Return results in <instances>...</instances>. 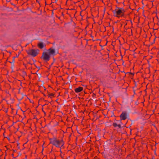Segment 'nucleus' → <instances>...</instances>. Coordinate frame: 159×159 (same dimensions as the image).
Returning <instances> with one entry per match:
<instances>
[{
	"mask_svg": "<svg viewBox=\"0 0 159 159\" xmlns=\"http://www.w3.org/2000/svg\"><path fill=\"white\" fill-rule=\"evenodd\" d=\"M46 51H43L40 58L45 62L47 63L51 58V56H54L56 55V49L53 47L50 48L49 49L46 50Z\"/></svg>",
	"mask_w": 159,
	"mask_h": 159,
	"instance_id": "f257e3e1",
	"label": "nucleus"
},
{
	"mask_svg": "<svg viewBox=\"0 0 159 159\" xmlns=\"http://www.w3.org/2000/svg\"><path fill=\"white\" fill-rule=\"evenodd\" d=\"M64 135L63 134L61 138V139L59 140L57 139L56 137H53V138H48L50 141L49 144H52L53 146L57 148H61L63 147L65 142L63 141V138Z\"/></svg>",
	"mask_w": 159,
	"mask_h": 159,
	"instance_id": "f03ea898",
	"label": "nucleus"
},
{
	"mask_svg": "<svg viewBox=\"0 0 159 159\" xmlns=\"http://www.w3.org/2000/svg\"><path fill=\"white\" fill-rule=\"evenodd\" d=\"M112 12L114 16L119 18L121 16H124L125 11L123 8L117 7L116 6V9L112 10Z\"/></svg>",
	"mask_w": 159,
	"mask_h": 159,
	"instance_id": "7ed1b4c3",
	"label": "nucleus"
},
{
	"mask_svg": "<svg viewBox=\"0 0 159 159\" xmlns=\"http://www.w3.org/2000/svg\"><path fill=\"white\" fill-rule=\"evenodd\" d=\"M26 52L29 55L34 57L37 56L39 54L40 50L37 48L35 49H29L28 50H26Z\"/></svg>",
	"mask_w": 159,
	"mask_h": 159,
	"instance_id": "20e7f679",
	"label": "nucleus"
},
{
	"mask_svg": "<svg viewBox=\"0 0 159 159\" xmlns=\"http://www.w3.org/2000/svg\"><path fill=\"white\" fill-rule=\"evenodd\" d=\"M119 117L120 118V120L117 121L121 123L122 120H125L129 118V113L126 111H123Z\"/></svg>",
	"mask_w": 159,
	"mask_h": 159,
	"instance_id": "39448f33",
	"label": "nucleus"
},
{
	"mask_svg": "<svg viewBox=\"0 0 159 159\" xmlns=\"http://www.w3.org/2000/svg\"><path fill=\"white\" fill-rule=\"evenodd\" d=\"M37 47L40 49H42L46 46V44L44 43L43 42L40 41L37 44Z\"/></svg>",
	"mask_w": 159,
	"mask_h": 159,
	"instance_id": "423d86ee",
	"label": "nucleus"
},
{
	"mask_svg": "<svg viewBox=\"0 0 159 159\" xmlns=\"http://www.w3.org/2000/svg\"><path fill=\"white\" fill-rule=\"evenodd\" d=\"M83 90V88L82 87L79 86L78 88L75 89L74 91L76 93H79L81 92Z\"/></svg>",
	"mask_w": 159,
	"mask_h": 159,
	"instance_id": "0eeeda50",
	"label": "nucleus"
},
{
	"mask_svg": "<svg viewBox=\"0 0 159 159\" xmlns=\"http://www.w3.org/2000/svg\"><path fill=\"white\" fill-rule=\"evenodd\" d=\"M112 125L114 127H118V128H117V129H121L122 128L121 125L120 124H117V123L116 122L113 123Z\"/></svg>",
	"mask_w": 159,
	"mask_h": 159,
	"instance_id": "6e6552de",
	"label": "nucleus"
},
{
	"mask_svg": "<svg viewBox=\"0 0 159 159\" xmlns=\"http://www.w3.org/2000/svg\"><path fill=\"white\" fill-rule=\"evenodd\" d=\"M114 152L116 153V154H118V153H119L120 152H121L122 150L120 149L119 147L118 148H115L114 149Z\"/></svg>",
	"mask_w": 159,
	"mask_h": 159,
	"instance_id": "1a4fd4ad",
	"label": "nucleus"
},
{
	"mask_svg": "<svg viewBox=\"0 0 159 159\" xmlns=\"http://www.w3.org/2000/svg\"><path fill=\"white\" fill-rule=\"evenodd\" d=\"M43 83L42 85V86H39V89L38 90L39 91H40L41 92H42L41 90L43 89H44V91L46 90V88L43 86Z\"/></svg>",
	"mask_w": 159,
	"mask_h": 159,
	"instance_id": "9d476101",
	"label": "nucleus"
},
{
	"mask_svg": "<svg viewBox=\"0 0 159 159\" xmlns=\"http://www.w3.org/2000/svg\"><path fill=\"white\" fill-rule=\"evenodd\" d=\"M54 94L53 93H48V94H47V96L48 98H52L51 97H55Z\"/></svg>",
	"mask_w": 159,
	"mask_h": 159,
	"instance_id": "9b49d317",
	"label": "nucleus"
},
{
	"mask_svg": "<svg viewBox=\"0 0 159 159\" xmlns=\"http://www.w3.org/2000/svg\"><path fill=\"white\" fill-rule=\"evenodd\" d=\"M127 74L129 75V76L130 75H131L132 77H133L134 76V73H131V72H127L126 73Z\"/></svg>",
	"mask_w": 159,
	"mask_h": 159,
	"instance_id": "f8f14e48",
	"label": "nucleus"
},
{
	"mask_svg": "<svg viewBox=\"0 0 159 159\" xmlns=\"http://www.w3.org/2000/svg\"><path fill=\"white\" fill-rule=\"evenodd\" d=\"M124 0H116V3H122V1Z\"/></svg>",
	"mask_w": 159,
	"mask_h": 159,
	"instance_id": "ddd939ff",
	"label": "nucleus"
},
{
	"mask_svg": "<svg viewBox=\"0 0 159 159\" xmlns=\"http://www.w3.org/2000/svg\"><path fill=\"white\" fill-rule=\"evenodd\" d=\"M54 63V62H53L50 65H49V67L48 68V71H49L50 70V68L51 67V66H52L53 64Z\"/></svg>",
	"mask_w": 159,
	"mask_h": 159,
	"instance_id": "4468645a",
	"label": "nucleus"
},
{
	"mask_svg": "<svg viewBox=\"0 0 159 159\" xmlns=\"http://www.w3.org/2000/svg\"><path fill=\"white\" fill-rule=\"evenodd\" d=\"M44 100V101L46 102H48H48H49V103L50 102H48L47 100H44V98H40V99L39 100V101H40L41 100Z\"/></svg>",
	"mask_w": 159,
	"mask_h": 159,
	"instance_id": "2eb2a0df",
	"label": "nucleus"
},
{
	"mask_svg": "<svg viewBox=\"0 0 159 159\" xmlns=\"http://www.w3.org/2000/svg\"><path fill=\"white\" fill-rule=\"evenodd\" d=\"M64 155H65L64 154H60V157L62 159H64Z\"/></svg>",
	"mask_w": 159,
	"mask_h": 159,
	"instance_id": "dca6fc26",
	"label": "nucleus"
},
{
	"mask_svg": "<svg viewBox=\"0 0 159 159\" xmlns=\"http://www.w3.org/2000/svg\"><path fill=\"white\" fill-rule=\"evenodd\" d=\"M134 87H133V89H134V88L136 87L137 86V85L136 84V82L135 81V80H134Z\"/></svg>",
	"mask_w": 159,
	"mask_h": 159,
	"instance_id": "f3484780",
	"label": "nucleus"
},
{
	"mask_svg": "<svg viewBox=\"0 0 159 159\" xmlns=\"http://www.w3.org/2000/svg\"><path fill=\"white\" fill-rule=\"evenodd\" d=\"M15 58H16V57H13L12 61V62H11L10 61H8L10 63H14L15 62Z\"/></svg>",
	"mask_w": 159,
	"mask_h": 159,
	"instance_id": "a211bd4d",
	"label": "nucleus"
},
{
	"mask_svg": "<svg viewBox=\"0 0 159 159\" xmlns=\"http://www.w3.org/2000/svg\"><path fill=\"white\" fill-rule=\"evenodd\" d=\"M22 74L24 76H27L26 72L25 71H23Z\"/></svg>",
	"mask_w": 159,
	"mask_h": 159,
	"instance_id": "6ab92c4d",
	"label": "nucleus"
},
{
	"mask_svg": "<svg viewBox=\"0 0 159 159\" xmlns=\"http://www.w3.org/2000/svg\"><path fill=\"white\" fill-rule=\"evenodd\" d=\"M33 61H34V63L33 64H30L31 65H32L33 64H34V63L36 61V60L35 59H33Z\"/></svg>",
	"mask_w": 159,
	"mask_h": 159,
	"instance_id": "aec40b11",
	"label": "nucleus"
},
{
	"mask_svg": "<svg viewBox=\"0 0 159 159\" xmlns=\"http://www.w3.org/2000/svg\"><path fill=\"white\" fill-rule=\"evenodd\" d=\"M8 58H7V59L6 62H4V66H7L6 64H7V62L8 61Z\"/></svg>",
	"mask_w": 159,
	"mask_h": 159,
	"instance_id": "412c9836",
	"label": "nucleus"
},
{
	"mask_svg": "<svg viewBox=\"0 0 159 159\" xmlns=\"http://www.w3.org/2000/svg\"><path fill=\"white\" fill-rule=\"evenodd\" d=\"M17 147H18V149H20V146H19V145L20 144V143H17Z\"/></svg>",
	"mask_w": 159,
	"mask_h": 159,
	"instance_id": "4be33fe9",
	"label": "nucleus"
},
{
	"mask_svg": "<svg viewBox=\"0 0 159 159\" xmlns=\"http://www.w3.org/2000/svg\"><path fill=\"white\" fill-rule=\"evenodd\" d=\"M96 94L93 93L92 95L93 97H95L96 98Z\"/></svg>",
	"mask_w": 159,
	"mask_h": 159,
	"instance_id": "5701e85b",
	"label": "nucleus"
},
{
	"mask_svg": "<svg viewBox=\"0 0 159 159\" xmlns=\"http://www.w3.org/2000/svg\"><path fill=\"white\" fill-rule=\"evenodd\" d=\"M71 134H71H71H70L69 135V140H70V137H71Z\"/></svg>",
	"mask_w": 159,
	"mask_h": 159,
	"instance_id": "b1692460",
	"label": "nucleus"
},
{
	"mask_svg": "<svg viewBox=\"0 0 159 159\" xmlns=\"http://www.w3.org/2000/svg\"><path fill=\"white\" fill-rule=\"evenodd\" d=\"M114 116V117H119V116H115L114 115V113H113V115L112 116Z\"/></svg>",
	"mask_w": 159,
	"mask_h": 159,
	"instance_id": "393cba45",
	"label": "nucleus"
},
{
	"mask_svg": "<svg viewBox=\"0 0 159 159\" xmlns=\"http://www.w3.org/2000/svg\"><path fill=\"white\" fill-rule=\"evenodd\" d=\"M28 99H29V101H30V103H34V102H33V101H32V100H31L29 98H28Z\"/></svg>",
	"mask_w": 159,
	"mask_h": 159,
	"instance_id": "a878e982",
	"label": "nucleus"
},
{
	"mask_svg": "<svg viewBox=\"0 0 159 159\" xmlns=\"http://www.w3.org/2000/svg\"><path fill=\"white\" fill-rule=\"evenodd\" d=\"M4 138H6L8 141H10V138L9 137H5Z\"/></svg>",
	"mask_w": 159,
	"mask_h": 159,
	"instance_id": "bb28decb",
	"label": "nucleus"
},
{
	"mask_svg": "<svg viewBox=\"0 0 159 159\" xmlns=\"http://www.w3.org/2000/svg\"><path fill=\"white\" fill-rule=\"evenodd\" d=\"M85 40H86L87 42H86V45H87L88 44V41L89 40H91V39H89V40H88V39H85Z\"/></svg>",
	"mask_w": 159,
	"mask_h": 159,
	"instance_id": "cd10ccee",
	"label": "nucleus"
},
{
	"mask_svg": "<svg viewBox=\"0 0 159 159\" xmlns=\"http://www.w3.org/2000/svg\"><path fill=\"white\" fill-rule=\"evenodd\" d=\"M42 111L44 112V114L45 115H46V112L44 111V110H43V108H42Z\"/></svg>",
	"mask_w": 159,
	"mask_h": 159,
	"instance_id": "c85d7f7f",
	"label": "nucleus"
},
{
	"mask_svg": "<svg viewBox=\"0 0 159 159\" xmlns=\"http://www.w3.org/2000/svg\"><path fill=\"white\" fill-rule=\"evenodd\" d=\"M125 2V1L124 0L122 2V3H123V5H124V6L125 5V4H124V2Z\"/></svg>",
	"mask_w": 159,
	"mask_h": 159,
	"instance_id": "c756f323",
	"label": "nucleus"
},
{
	"mask_svg": "<svg viewBox=\"0 0 159 159\" xmlns=\"http://www.w3.org/2000/svg\"><path fill=\"white\" fill-rule=\"evenodd\" d=\"M36 2H37L40 5V3L39 1H38V0H36Z\"/></svg>",
	"mask_w": 159,
	"mask_h": 159,
	"instance_id": "7c9ffc66",
	"label": "nucleus"
},
{
	"mask_svg": "<svg viewBox=\"0 0 159 159\" xmlns=\"http://www.w3.org/2000/svg\"><path fill=\"white\" fill-rule=\"evenodd\" d=\"M112 32H113V33L114 30V28L113 26H112Z\"/></svg>",
	"mask_w": 159,
	"mask_h": 159,
	"instance_id": "2f4dec72",
	"label": "nucleus"
},
{
	"mask_svg": "<svg viewBox=\"0 0 159 159\" xmlns=\"http://www.w3.org/2000/svg\"><path fill=\"white\" fill-rule=\"evenodd\" d=\"M156 38H157V37H156V36H155V38L154 39V40H153V41H154V42H155V40H156Z\"/></svg>",
	"mask_w": 159,
	"mask_h": 159,
	"instance_id": "473e14b6",
	"label": "nucleus"
},
{
	"mask_svg": "<svg viewBox=\"0 0 159 159\" xmlns=\"http://www.w3.org/2000/svg\"><path fill=\"white\" fill-rule=\"evenodd\" d=\"M19 56V54H18V55L16 54V56L15 57H16L18 58V57Z\"/></svg>",
	"mask_w": 159,
	"mask_h": 159,
	"instance_id": "72a5a7b5",
	"label": "nucleus"
},
{
	"mask_svg": "<svg viewBox=\"0 0 159 159\" xmlns=\"http://www.w3.org/2000/svg\"><path fill=\"white\" fill-rule=\"evenodd\" d=\"M13 152H16V150H13Z\"/></svg>",
	"mask_w": 159,
	"mask_h": 159,
	"instance_id": "f704fd0d",
	"label": "nucleus"
},
{
	"mask_svg": "<svg viewBox=\"0 0 159 159\" xmlns=\"http://www.w3.org/2000/svg\"><path fill=\"white\" fill-rule=\"evenodd\" d=\"M60 148V151H60V152H61V153H62V151H61V148Z\"/></svg>",
	"mask_w": 159,
	"mask_h": 159,
	"instance_id": "c9c22d12",
	"label": "nucleus"
},
{
	"mask_svg": "<svg viewBox=\"0 0 159 159\" xmlns=\"http://www.w3.org/2000/svg\"><path fill=\"white\" fill-rule=\"evenodd\" d=\"M53 62H54V63L55 62V61L56 59L54 57H53Z\"/></svg>",
	"mask_w": 159,
	"mask_h": 159,
	"instance_id": "e433bc0d",
	"label": "nucleus"
},
{
	"mask_svg": "<svg viewBox=\"0 0 159 159\" xmlns=\"http://www.w3.org/2000/svg\"><path fill=\"white\" fill-rule=\"evenodd\" d=\"M53 11V10H52V15H53L54 14Z\"/></svg>",
	"mask_w": 159,
	"mask_h": 159,
	"instance_id": "4c0bfd02",
	"label": "nucleus"
},
{
	"mask_svg": "<svg viewBox=\"0 0 159 159\" xmlns=\"http://www.w3.org/2000/svg\"><path fill=\"white\" fill-rule=\"evenodd\" d=\"M34 116V119H37V120H38V119H37V118L36 117V116Z\"/></svg>",
	"mask_w": 159,
	"mask_h": 159,
	"instance_id": "58836bf2",
	"label": "nucleus"
},
{
	"mask_svg": "<svg viewBox=\"0 0 159 159\" xmlns=\"http://www.w3.org/2000/svg\"><path fill=\"white\" fill-rule=\"evenodd\" d=\"M135 90L134 89H133V92H134V94H135Z\"/></svg>",
	"mask_w": 159,
	"mask_h": 159,
	"instance_id": "ea45409f",
	"label": "nucleus"
},
{
	"mask_svg": "<svg viewBox=\"0 0 159 159\" xmlns=\"http://www.w3.org/2000/svg\"><path fill=\"white\" fill-rule=\"evenodd\" d=\"M61 15L63 16V17H64V14H63V12H62V13H61Z\"/></svg>",
	"mask_w": 159,
	"mask_h": 159,
	"instance_id": "a19ab883",
	"label": "nucleus"
},
{
	"mask_svg": "<svg viewBox=\"0 0 159 159\" xmlns=\"http://www.w3.org/2000/svg\"><path fill=\"white\" fill-rule=\"evenodd\" d=\"M5 147L7 148V150L9 149V148H7V146H5Z\"/></svg>",
	"mask_w": 159,
	"mask_h": 159,
	"instance_id": "79ce46f5",
	"label": "nucleus"
},
{
	"mask_svg": "<svg viewBox=\"0 0 159 159\" xmlns=\"http://www.w3.org/2000/svg\"><path fill=\"white\" fill-rule=\"evenodd\" d=\"M20 109L23 112V114H24V112H25V111H23L22 110V109H21V108H20Z\"/></svg>",
	"mask_w": 159,
	"mask_h": 159,
	"instance_id": "37998d69",
	"label": "nucleus"
},
{
	"mask_svg": "<svg viewBox=\"0 0 159 159\" xmlns=\"http://www.w3.org/2000/svg\"><path fill=\"white\" fill-rule=\"evenodd\" d=\"M125 73V75L123 77L124 78H125L126 76V74H127V73Z\"/></svg>",
	"mask_w": 159,
	"mask_h": 159,
	"instance_id": "c03bdc74",
	"label": "nucleus"
},
{
	"mask_svg": "<svg viewBox=\"0 0 159 159\" xmlns=\"http://www.w3.org/2000/svg\"><path fill=\"white\" fill-rule=\"evenodd\" d=\"M155 43V42L153 41V42L152 43H151V45H152L153 44H154Z\"/></svg>",
	"mask_w": 159,
	"mask_h": 159,
	"instance_id": "a18cd8bd",
	"label": "nucleus"
},
{
	"mask_svg": "<svg viewBox=\"0 0 159 159\" xmlns=\"http://www.w3.org/2000/svg\"><path fill=\"white\" fill-rule=\"evenodd\" d=\"M58 0H55V2H54L55 3H57V2L58 1Z\"/></svg>",
	"mask_w": 159,
	"mask_h": 159,
	"instance_id": "49530a36",
	"label": "nucleus"
},
{
	"mask_svg": "<svg viewBox=\"0 0 159 159\" xmlns=\"http://www.w3.org/2000/svg\"><path fill=\"white\" fill-rule=\"evenodd\" d=\"M56 16L58 18L59 20H60V17H58L57 16Z\"/></svg>",
	"mask_w": 159,
	"mask_h": 159,
	"instance_id": "de8ad7c7",
	"label": "nucleus"
},
{
	"mask_svg": "<svg viewBox=\"0 0 159 159\" xmlns=\"http://www.w3.org/2000/svg\"><path fill=\"white\" fill-rule=\"evenodd\" d=\"M132 124L130 125H129V126L128 127H126L127 128H130V127H131V125Z\"/></svg>",
	"mask_w": 159,
	"mask_h": 159,
	"instance_id": "09e8293b",
	"label": "nucleus"
},
{
	"mask_svg": "<svg viewBox=\"0 0 159 159\" xmlns=\"http://www.w3.org/2000/svg\"><path fill=\"white\" fill-rule=\"evenodd\" d=\"M23 65L26 68V64H25L24 63H23Z\"/></svg>",
	"mask_w": 159,
	"mask_h": 159,
	"instance_id": "8fccbe9b",
	"label": "nucleus"
},
{
	"mask_svg": "<svg viewBox=\"0 0 159 159\" xmlns=\"http://www.w3.org/2000/svg\"><path fill=\"white\" fill-rule=\"evenodd\" d=\"M30 61L29 62H27V64H31V63H30Z\"/></svg>",
	"mask_w": 159,
	"mask_h": 159,
	"instance_id": "3c124183",
	"label": "nucleus"
},
{
	"mask_svg": "<svg viewBox=\"0 0 159 159\" xmlns=\"http://www.w3.org/2000/svg\"><path fill=\"white\" fill-rule=\"evenodd\" d=\"M152 49H157V48L156 47H154Z\"/></svg>",
	"mask_w": 159,
	"mask_h": 159,
	"instance_id": "603ef678",
	"label": "nucleus"
},
{
	"mask_svg": "<svg viewBox=\"0 0 159 159\" xmlns=\"http://www.w3.org/2000/svg\"><path fill=\"white\" fill-rule=\"evenodd\" d=\"M82 11H81L80 12V15L82 16V17H83V16H82L81 15V12H82Z\"/></svg>",
	"mask_w": 159,
	"mask_h": 159,
	"instance_id": "864d4df0",
	"label": "nucleus"
},
{
	"mask_svg": "<svg viewBox=\"0 0 159 159\" xmlns=\"http://www.w3.org/2000/svg\"><path fill=\"white\" fill-rule=\"evenodd\" d=\"M91 38H92V39L93 38V36L91 34Z\"/></svg>",
	"mask_w": 159,
	"mask_h": 159,
	"instance_id": "5fc2aeb1",
	"label": "nucleus"
},
{
	"mask_svg": "<svg viewBox=\"0 0 159 159\" xmlns=\"http://www.w3.org/2000/svg\"><path fill=\"white\" fill-rule=\"evenodd\" d=\"M11 156L12 157H14V154L13 153H12V154H11Z\"/></svg>",
	"mask_w": 159,
	"mask_h": 159,
	"instance_id": "6e6d98bb",
	"label": "nucleus"
},
{
	"mask_svg": "<svg viewBox=\"0 0 159 159\" xmlns=\"http://www.w3.org/2000/svg\"><path fill=\"white\" fill-rule=\"evenodd\" d=\"M136 80H137V81H138L139 82V79H136Z\"/></svg>",
	"mask_w": 159,
	"mask_h": 159,
	"instance_id": "4d7b16f0",
	"label": "nucleus"
},
{
	"mask_svg": "<svg viewBox=\"0 0 159 159\" xmlns=\"http://www.w3.org/2000/svg\"><path fill=\"white\" fill-rule=\"evenodd\" d=\"M48 103H46L43 106H45V105H48Z\"/></svg>",
	"mask_w": 159,
	"mask_h": 159,
	"instance_id": "13d9d810",
	"label": "nucleus"
},
{
	"mask_svg": "<svg viewBox=\"0 0 159 159\" xmlns=\"http://www.w3.org/2000/svg\"><path fill=\"white\" fill-rule=\"evenodd\" d=\"M146 46L147 47H149L150 46V45H146Z\"/></svg>",
	"mask_w": 159,
	"mask_h": 159,
	"instance_id": "bf43d9fd",
	"label": "nucleus"
},
{
	"mask_svg": "<svg viewBox=\"0 0 159 159\" xmlns=\"http://www.w3.org/2000/svg\"><path fill=\"white\" fill-rule=\"evenodd\" d=\"M90 18V17H88V16H87V17H86V18L88 19H89V18Z\"/></svg>",
	"mask_w": 159,
	"mask_h": 159,
	"instance_id": "052dcab7",
	"label": "nucleus"
},
{
	"mask_svg": "<svg viewBox=\"0 0 159 159\" xmlns=\"http://www.w3.org/2000/svg\"><path fill=\"white\" fill-rule=\"evenodd\" d=\"M42 93H43V95H44V96L45 97H46V95L45 94H44L42 92Z\"/></svg>",
	"mask_w": 159,
	"mask_h": 159,
	"instance_id": "680f3d73",
	"label": "nucleus"
},
{
	"mask_svg": "<svg viewBox=\"0 0 159 159\" xmlns=\"http://www.w3.org/2000/svg\"><path fill=\"white\" fill-rule=\"evenodd\" d=\"M96 40H101L99 39H96Z\"/></svg>",
	"mask_w": 159,
	"mask_h": 159,
	"instance_id": "e2e57ef3",
	"label": "nucleus"
},
{
	"mask_svg": "<svg viewBox=\"0 0 159 159\" xmlns=\"http://www.w3.org/2000/svg\"><path fill=\"white\" fill-rule=\"evenodd\" d=\"M119 21V20H117L116 22H115V23H117Z\"/></svg>",
	"mask_w": 159,
	"mask_h": 159,
	"instance_id": "0e129e2a",
	"label": "nucleus"
},
{
	"mask_svg": "<svg viewBox=\"0 0 159 159\" xmlns=\"http://www.w3.org/2000/svg\"><path fill=\"white\" fill-rule=\"evenodd\" d=\"M20 89H19V91H18V93H19L20 92Z\"/></svg>",
	"mask_w": 159,
	"mask_h": 159,
	"instance_id": "69168bd1",
	"label": "nucleus"
},
{
	"mask_svg": "<svg viewBox=\"0 0 159 159\" xmlns=\"http://www.w3.org/2000/svg\"><path fill=\"white\" fill-rule=\"evenodd\" d=\"M86 21L88 22V19H87L86 18Z\"/></svg>",
	"mask_w": 159,
	"mask_h": 159,
	"instance_id": "338daca9",
	"label": "nucleus"
},
{
	"mask_svg": "<svg viewBox=\"0 0 159 159\" xmlns=\"http://www.w3.org/2000/svg\"><path fill=\"white\" fill-rule=\"evenodd\" d=\"M9 54H10V55H11V52H9Z\"/></svg>",
	"mask_w": 159,
	"mask_h": 159,
	"instance_id": "774afa93",
	"label": "nucleus"
}]
</instances>
